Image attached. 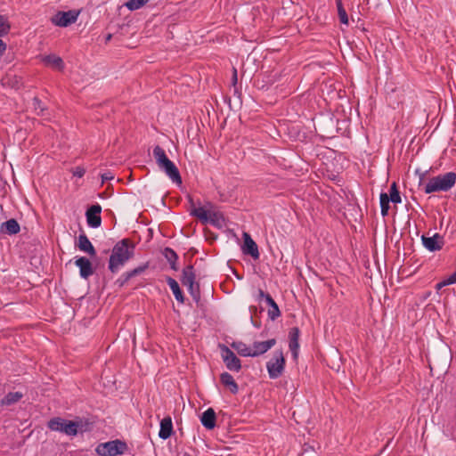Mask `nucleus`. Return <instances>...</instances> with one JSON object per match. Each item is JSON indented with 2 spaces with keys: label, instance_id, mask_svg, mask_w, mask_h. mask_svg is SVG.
Returning <instances> with one entry per match:
<instances>
[{
  "label": "nucleus",
  "instance_id": "nucleus-22",
  "mask_svg": "<svg viewBox=\"0 0 456 456\" xmlns=\"http://www.w3.org/2000/svg\"><path fill=\"white\" fill-rule=\"evenodd\" d=\"M166 281H167V283L168 284V286L170 287L175 299L179 303L183 304L185 301V297L183 295V292L180 289L178 282L174 278L169 277V276H167L166 278Z\"/></svg>",
  "mask_w": 456,
  "mask_h": 456
},
{
  "label": "nucleus",
  "instance_id": "nucleus-1",
  "mask_svg": "<svg viewBox=\"0 0 456 456\" xmlns=\"http://www.w3.org/2000/svg\"><path fill=\"white\" fill-rule=\"evenodd\" d=\"M134 244L129 239H123L117 242L110 256L109 270L112 273L118 272L120 267L134 256Z\"/></svg>",
  "mask_w": 456,
  "mask_h": 456
},
{
  "label": "nucleus",
  "instance_id": "nucleus-5",
  "mask_svg": "<svg viewBox=\"0 0 456 456\" xmlns=\"http://www.w3.org/2000/svg\"><path fill=\"white\" fill-rule=\"evenodd\" d=\"M286 361L282 351H275L272 359L266 362V369L271 379L281 377L285 369Z\"/></svg>",
  "mask_w": 456,
  "mask_h": 456
},
{
  "label": "nucleus",
  "instance_id": "nucleus-34",
  "mask_svg": "<svg viewBox=\"0 0 456 456\" xmlns=\"http://www.w3.org/2000/svg\"><path fill=\"white\" fill-rule=\"evenodd\" d=\"M149 267V264L148 263H145L144 265H140L131 271H128L127 272V276L128 277H131V279L133 277H135L137 275H140L141 273H142L146 269H148Z\"/></svg>",
  "mask_w": 456,
  "mask_h": 456
},
{
  "label": "nucleus",
  "instance_id": "nucleus-10",
  "mask_svg": "<svg viewBox=\"0 0 456 456\" xmlns=\"http://www.w3.org/2000/svg\"><path fill=\"white\" fill-rule=\"evenodd\" d=\"M243 240L241 247L243 254L252 256L255 260L258 259L260 256L258 247L248 232H243Z\"/></svg>",
  "mask_w": 456,
  "mask_h": 456
},
{
  "label": "nucleus",
  "instance_id": "nucleus-48",
  "mask_svg": "<svg viewBox=\"0 0 456 456\" xmlns=\"http://www.w3.org/2000/svg\"><path fill=\"white\" fill-rule=\"evenodd\" d=\"M110 38H111V35H110V34H109V35L107 36V37H106V42L110 41Z\"/></svg>",
  "mask_w": 456,
  "mask_h": 456
},
{
  "label": "nucleus",
  "instance_id": "nucleus-25",
  "mask_svg": "<svg viewBox=\"0 0 456 456\" xmlns=\"http://www.w3.org/2000/svg\"><path fill=\"white\" fill-rule=\"evenodd\" d=\"M44 61L46 65H49L57 70H62L64 68V62H63L62 59L54 54H50V55L45 56L44 58Z\"/></svg>",
  "mask_w": 456,
  "mask_h": 456
},
{
  "label": "nucleus",
  "instance_id": "nucleus-11",
  "mask_svg": "<svg viewBox=\"0 0 456 456\" xmlns=\"http://www.w3.org/2000/svg\"><path fill=\"white\" fill-rule=\"evenodd\" d=\"M159 168L166 173V175L175 183H182V177L179 170L173 161L167 159L161 165L158 166Z\"/></svg>",
  "mask_w": 456,
  "mask_h": 456
},
{
  "label": "nucleus",
  "instance_id": "nucleus-19",
  "mask_svg": "<svg viewBox=\"0 0 456 456\" xmlns=\"http://www.w3.org/2000/svg\"><path fill=\"white\" fill-rule=\"evenodd\" d=\"M220 382L227 387L232 394L236 395L238 393L239 386L230 373L223 372L220 375Z\"/></svg>",
  "mask_w": 456,
  "mask_h": 456
},
{
  "label": "nucleus",
  "instance_id": "nucleus-4",
  "mask_svg": "<svg viewBox=\"0 0 456 456\" xmlns=\"http://www.w3.org/2000/svg\"><path fill=\"white\" fill-rule=\"evenodd\" d=\"M127 451V444L119 439L101 443L95 448V452L99 456H119Z\"/></svg>",
  "mask_w": 456,
  "mask_h": 456
},
{
  "label": "nucleus",
  "instance_id": "nucleus-43",
  "mask_svg": "<svg viewBox=\"0 0 456 456\" xmlns=\"http://www.w3.org/2000/svg\"><path fill=\"white\" fill-rule=\"evenodd\" d=\"M237 69L235 68H233L232 69V85L235 86L237 84Z\"/></svg>",
  "mask_w": 456,
  "mask_h": 456
},
{
  "label": "nucleus",
  "instance_id": "nucleus-51",
  "mask_svg": "<svg viewBox=\"0 0 456 456\" xmlns=\"http://www.w3.org/2000/svg\"><path fill=\"white\" fill-rule=\"evenodd\" d=\"M393 203H400L401 201H397V200H395V201H392Z\"/></svg>",
  "mask_w": 456,
  "mask_h": 456
},
{
  "label": "nucleus",
  "instance_id": "nucleus-41",
  "mask_svg": "<svg viewBox=\"0 0 456 456\" xmlns=\"http://www.w3.org/2000/svg\"><path fill=\"white\" fill-rule=\"evenodd\" d=\"M114 178L111 173H105L102 175V182L104 184L106 182L110 181Z\"/></svg>",
  "mask_w": 456,
  "mask_h": 456
},
{
  "label": "nucleus",
  "instance_id": "nucleus-46",
  "mask_svg": "<svg viewBox=\"0 0 456 456\" xmlns=\"http://www.w3.org/2000/svg\"><path fill=\"white\" fill-rule=\"evenodd\" d=\"M258 295H259V298H264L265 301H266V296H271L270 294L265 293L262 289H259Z\"/></svg>",
  "mask_w": 456,
  "mask_h": 456
},
{
  "label": "nucleus",
  "instance_id": "nucleus-30",
  "mask_svg": "<svg viewBox=\"0 0 456 456\" xmlns=\"http://www.w3.org/2000/svg\"><path fill=\"white\" fill-rule=\"evenodd\" d=\"M153 157L158 166L161 165L164 161H166L168 159L165 151L159 145L154 147Z\"/></svg>",
  "mask_w": 456,
  "mask_h": 456
},
{
  "label": "nucleus",
  "instance_id": "nucleus-31",
  "mask_svg": "<svg viewBox=\"0 0 456 456\" xmlns=\"http://www.w3.org/2000/svg\"><path fill=\"white\" fill-rule=\"evenodd\" d=\"M338 18L341 23L348 24V16L341 0H336Z\"/></svg>",
  "mask_w": 456,
  "mask_h": 456
},
{
  "label": "nucleus",
  "instance_id": "nucleus-16",
  "mask_svg": "<svg viewBox=\"0 0 456 456\" xmlns=\"http://www.w3.org/2000/svg\"><path fill=\"white\" fill-rule=\"evenodd\" d=\"M77 247L79 248V250L87 253L91 257H94L96 256V250L84 232L79 234Z\"/></svg>",
  "mask_w": 456,
  "mask_h": 456
},
{
  "label": "nucleus",
  "instance_id": "nucleus-6",
  "mask_svg": "<svg viewBox=\"0 0 456 456\" xmlns=\"http://www.w3.org/2000/svg\"><path fill=\"white\" fill-rule=\"evenodd\" d=\"M47 427L53 431L61 432L70 436H76V426L74 425L73 420H67L61 417H55L48 421Z\"/></svg>",
  "mask_w": 456,
  "mask_h": 456
},
{
  "label": "nucleus",
  "instance_id": "nucleus-29",
  "mask_svg": "<svg viewBox=\"0 0 456 456\" xmlns=\"http://www.w3.org/2000/svg\"><path fill=\"white\" fill-rule=\"evenodd\" d=\"M186 287L192 299L196 302L198 305H200L201 297L200 287L199 282H194L191 285H187Z\"/></svg>",
  "mask_w": 456,
  "mask_h": 456
},
{
  "label": "nucleus",
  "instance_id": "nucleus-42",
  "mask_svg": "<svg viewBox=\"0 0 456 456\" xmlns=\"http://www.w3.org/2000/svg\"><path fill=\"white\" fill-rule=\"evenodd\" d=\"M452 284V282H448V278L444 280L443 281L441 282H438L436 285V289L437 290L441 289L442 288L445 287V286H448V285H451Z\"/></svg>",
  "mask_w": 456,
  "mask_h": 456
},
{
  "label": "nucleus",
  "instance_id": "nucleus-28",
  "mask_svg": "<svg viewBox=\"0 0 456 456\" xmlns=\"http://www.w3.org/2000/svg\"><path fill=\"white\" fill-rule=\"evenodd\" d=\"M74 425L76 426V436L78 433L88 432L92 428V423L87 419H84L81 418H77L76 420H73Z\"/></svg>",
  "mask_w": 456,
  "mask_h": 456
},
{
  "label": "nucleus",
  "instance_id": "nucleus-39",
  "mask_svg": "<svg viewBox=\"0 0 456 456\" xmlns=\"http://www.w3.org/2000/svg\"><path fill=\"white\" fill-rule=\"evenodd\" d=\"M85 173L86 169L82 167H76L75 168L72 169V174L76 177L81 178L84 176Z\"/></svg>",
  "mask_w": 456,
  "mask_h": 456
},
{
  "label": "nucleus",
  "instance_id": "nucleus-21",
  "mask_svg": "<svg viewBox=\"0 0 456 456\" xmlns=\"http://www.w3.org/2000/svg\"><path fill=\"white\" fill-rule=\"evenodd\" d=\"M180 280L183 286L191 285L196 282V274L191 265H189L183 269Z\"/></svg>",
  "mask_w": 456,
  "mask_h": 456
},
{
  "label": "nucleus",
  "instance_id": "nucleus-37",
  "mask_svg": "<svg viewBox=\"0 0 456 456\" xmlns=\"http://www.w3.org/2000/svg\"><path fill=\"white\" fill-rule=\"evenodd\" d=\"M131 279V277L127 276V272L124 273L117 281L116 283L118 287H123L127 281Z\"/></svg>",
  "mask_w": 456,
  "mask_h": 456
},
{
  "label": "nucleus",
  "instance_id": "nucleus-8",
  "mask_svg": "<svg viewBox=\"0 0 456 456\" xmlns=\"http://www.w3.org/2000/svg\"><path fill=\"white\" fill-rule=\"evenodd\" d=\"M78 12L76 11L58 12L51 18L53 24L58 27H68L77 20Z\"/></svg>",
  "mask_w": 456,
  "mask_h": 456
},
{
  "label": "nucleus",
  "instance_id": "nucleus-12",
  "mask_svg": "<svg viewBox=\"0 0 456 456\" xmlns=\"http://www.w3.org/2000/svg\"><path fill=\"white\" fill-rule=\"evenodd\" d=\"M421 240L424 247L431 252L440 250L444 244V238L438 233L432 237L422 235Z\"/></svg>",
  "mask_w": 456,
  "mask_h": 456
},
{
  "label": "nucleus",
  "instance_id": "nucleus-44",
  "mask_svg": "<svg viewBox=\"0 0 456 456\" xmlns=\"http://www.w3.org/2000/svg\"><path fill=\"white\" fill-rule=\"evenodd\" d=\"M448 282L456 283V271L448 277Z\"/></svg>",
  "mask_w": 456,
  "mask_h": 456
},
{
  "label": "nucleus",
  "instance_id": "nucleus-38",
  "mask_svg": "<svg viewBox=\"0 0 456 456\" xmlns=\"http://www.w3.org/2000/svg\"><path fill=\"white\" fill-rule=\"evenodd\" d=\"M391 201H380V207H381V215L383 216H386L388 214V211L390 209V203Z\"/></svg>",
  "mask_w": 456,
  "mask_h": 456
},
{
  "label": "nucleus",
  "instance_id": "nucleus-32",
  "mask_svg": "<svg viewBox=\"0 0 456 456\" xmlns=\"http://www.w3.org/2000/svg\"><path fill=\"white\" fill-rule=\"evenodd\" d=\"M150 0H128L126 4V6L130 11H134L140 9L144 4L149 2Z\"/></svg>",
  "mask_w": 456,
  "mask_h": 456
},
{
  "label": "nucleus",
  "instance_id": "nucleus-2",
  "mask_svg": "<svg viewBox=\"0 0 456 456\" xmlns=\"http://www.w3.org/2000/svg\"><path fill=\"white\" fill-rule=\"evenodd\" d=\"M455 183L456 173L447 172L421 182L419 186L428 194L438 191H448Z\"/></svg>",
  "mask_w": 456,
  "mask_h": 456
},
{
  "label": "nucleus",
  "instance_id": "nucleus-49",
  "mask_svg": "<svg viewBox=\"0 0 456 456\" xmlns=\"http://www.w3.org/2000/svg\"><path fill=\"white\" fill-rule=\"evenodd\" d=\"M160 204H161V206L166 207V201L165 200L160 201Z\"/></svg>",
  "mask_w": 456,
  "mask_h": 456
},
{
  "label": "nucleus",
  "instance_id": "nucleus-17",
  "mask_svg": "<svg viewBox=\"0 0 456 456\" xmlns=\"http://www.w3.org/2000/svg\"><path fill=\"white\" fill-rule=\"evenodd\" d=\"M216 415L212 408L206 410L200 417V422L202 426L208 430L214 429L216 427Z\"/></svg>",
  "mask_w": 456,
  "mask_h": 456
},
{
  "label": "nucleus",
  "instance_id": "nucleus-50",
  "mask_svg": "<svg viewBox=\"0 0 456 456\" xmlns=\"http://www.w3.org/2000/svg\"><path fill=\"white\" fill-rule=\"evenodd\" d=\"M183 456H192L190 453L185 452Z\"/></svg>",
  "mask_w": 456,
  "mask_h": 456
},
{
  "label": "nucleus",
  "instance_id": "nucleus-40",
  "mask_svg": "<svg viewBox=\"0 0 456 456\" xmlns=\"http://www.w3.org/2000/svg\"><path fill=\"white\" fill-rule=\"evenodd\" d=\"M113 189L110 188V184L109 183L103 192H100V197H110L112 195Z\"/></svg>",
  "mask_w": 456,
  "mask_h": 456
},
{
  "label": "nucleus",
  "instance_id": "nucleus-14",
  "mask_svg": "<svg viewBox=\"0 0 456 456\" xmlns=\"http://www.w3.org/2000/svg\"><path fill=\"white\" fill-rule=\"evenodd\" d=\"M276 344L275 338H271L266 341H255L252 346V357L259 356L266 353Z\"/></svg>",
  "mask_w": 456,
  "mask_h": 456
},
{
  "label": "nucleus",
  "instance_id": "nucleus-45",
  "mask_svg": "<svg viewBox=\"0 0 456 456\" xmlns=\"http://www.w3.org/2000/svg\"><path fill=\"white\" fill-rule=\"evenodd\" d=\"M379 200H390L388 192L381 191L379 194Z\"/></svg>",
  "mask_w": 456,
  "mask_h": 456
},
{
  "label": "nucleus",
  "instance_id": "nucleus-7",
  "mask_svg": "<svg viewBox=\"0 0 456 456\" xmlns=\"http://www.w3.org/2000/svg\"><path fill=\"white\" fill-rule=\"evenodd\" d=\"M219 348L226 368L231 371H240L241 370V362L235 354L224 344H219Z\"/></svg>",
  "mask_w": 456,
  "mask_h": 456
},
{
  "label": "nucleus",
  "instance_id": "nucleus-24",
  "mask_svg": "<svg viewBox=\"0 0 456 456\" xmlns=\"http://www.w3.org/2000/svg\"><path fill=\"white\" fill-rule=\"evenodd\" d=\"M266 304L270 307L269 310H268V313H267L268 317H269L270 320L274 321L279 316H281V311L279 309V306L276 304V302L273 300L272 296H266Z\"/></svg>",
  "mask_w": 456,
  "mask_h": 456
},
{
  "label": "nucleus",
  "instance_id": "nucleus-47",
  "mask_svg": "<svg viewBox=\"0 0 456 456\" xmlns=\"http://www.w3.org/2000/svg\"><path fill=\"white\" fill-rule=\"evenodd\" d=\"M6 49V45L5 43L3 42V40L0 39V55L2 53H4V52L5 51Z\"/></svg>",
  "mask_w": 456,
  "mask_h": 456
},
{
  "label": "nucleus",
  "instance_id": "nucleus-33",
  "mask_svg": "<svg viewBox=\"0 0 456 456\" xmlns=\"http://www.w3.org/2000/svg\"><path fill=\"white\" fill-rule=\"evenodd\" d=\"M10 30V25L5 17L0 15V37L5 36Z\"/></svg>",
  "mask_w": 456,
  "mask_h": 456
},
{
  "label": "nucleus",
  "instance_id": "nucleus-35",
  "mask_svg": "<svg viewBox=\"0 0 456 456\" xmlns=\"http://www.w3.org/2000/svg\"><path fill=\"white\" fill-rule=\"evenodd\" d=\"M32 103H33V108H34L36 113L37 115H43L45 108L42 104V101L37 97H34L32 100Z\"/></svg>",
  "mask_w": 456,
  "mask_h": 456
},
{
  "label": "nucleus",
  "instance_id": "nucleus-27",
  "mask_svg": "<svg viewBox=\"0 0 456 456\" xmlns=\"http://www.w3.org/2000/svg\"><path fill=\"white\" fill-rule=\"evenodd\" d=\"M23 397V394L21 392H9L2 400V405H12L15 403L19 402Z\"/></svg>",
  "mask_w": 456,
  "mask_h": 456
},
{
  "label": "nucleus",
  "instance_id": "nucleus-18",
  "mask_svg": "<svg viewBox=\"0 0 456 456\" xmlns=\"http://www.w3.org/2000/svg\"><path fill=\"white\" fill-rule=\"evenodd\" d=\"M173 434V424H172V419L169 416L165 417L160 421V429L159 432V436L166 440L169 438Z\"/></svg>",
  "mask_w": 456,
  "mask_h": 456
},
{
  "label": "nucleus",
  "instance_id": "nucleus-3",
  "mask_svg": "<svg viewBox=\"0 0 456 456\" xmlns=\"http://www.w3.org/2000/svg\"><path fill=\"white\" fill-rule=\"evenodd\" d=\"M188 210L190 214L196 216L202 224H210L216 228H223L225 225V219L222 212L207 209L204 207H195L194 201H190Z\"/></svg>",
  "mask_w": 456,
  "mask_h": 456
},
{
  "label": "nucleus",
  "instance_id": "nucleus-23",
  "mask_svg": "<svg viewBox=\"0 0 456 456\" xmlns=\"http://www.w3.org/2000/svg\"><path fill=\"white\" fill-rule=\"evenodd\" d=\"M162 254L165 256V258L167 259V261L169 263L170 268L174 271H177L178 270V266H177L178 256L175 253V251L174 249H172L171 248L167 247L164 248Z\"/></svg>",
  "mask_w": 456,
  "mask_h": 456
},
{
  "label": "nucleus",
  "instance_id": "nucleus-15",
  "mask_svg": "<svg viewBox=\"0 0 456 456\" xmlns=\"http://www.w3.org/2000/svg\"><path fill=\"white\" fill-rule=\"evenodd\" d=\"M299 335H300V330H299V329L297 327H293V328H291L289 330V350L292 353V355H293L294 359H297V355H298Z\"/></svg>",
  "mask_w": 456,
  "mask_h": 456
},
{
  "label": "nucleus",
  "instance_id": "nucleus-26",
  "mask_svg": "<svg viewBox=\"0 0 456 456\" xmlns=\"http://www.w3.org/2000/svg\"><path fill=\"white\" fill-rule=\"evenodd\" d=\"M231 346L237 351V353L244 357H252V348L248 347L241 341L232 342Z\"/></svg>",
  "mask_w": 456,
  "mask_h": 456
},
{
  "label": "nucleus",
  "instance_id": "nucleus-36",
  "mask_svg": "<svg viewBox=\"0 0 456 456\" xmlns=\"http://www.w3.org/2000/svg\"><path fill=\"white\" fill-rule=\"evenodd\" d=\"M388 196L390 197V200H401L400 192L397 190L395 183H394L389 190H388Z\"/></svg>",
  "mask_w": 456,
  "mask_h": 456
},
{
  "label": "nucleus",
  "instance_id": "nucleus-13",
  "mask_svg": "<svg viewBox=\"0 0 456 456\" xmlns=\"http://www.w3.org/2000/svg\"><path fill=\"white\" fill-rule=\"evenodd\" d=\"M75 265L79 268V274L84 279H87L94 273L92 263L86 256L77 258Z\"/></svg>",
  "mask_w": 456,
  "mask_h": 456
},
{
  "label": "nucleus",
  "instance_id": "nucleus-9",
  "mask_svg": "<svg viewBox=\"0 0 456 456\" xmlns=\"http://www.w3.org/2000/svg\"><path fill=\"white\" fill-rule=\"evenodd\" d=\"M102 207L98 204L92 205L86 212L87 224L92 228H98L102 224Z\"/></svg>",
  "mask_w": 456,
  "mask_h": 456
},
{
  "label": "nucleus",
  "instance_id": "nucleus-20",
  "mask_svg": "<svg viewBox=\"0 0 456 456\" xmlns=\"http://www.w3.org/2000/svg\"><path fill=\"white\" fill-rule=\"evenodd\" d=\"M1 232L8 235H15L20 232V227L19 223L14 219L11 218L1 224Z\"/></svg>",
  "mask_w": 456,
  "mask_h": 456
}]
</instances>
